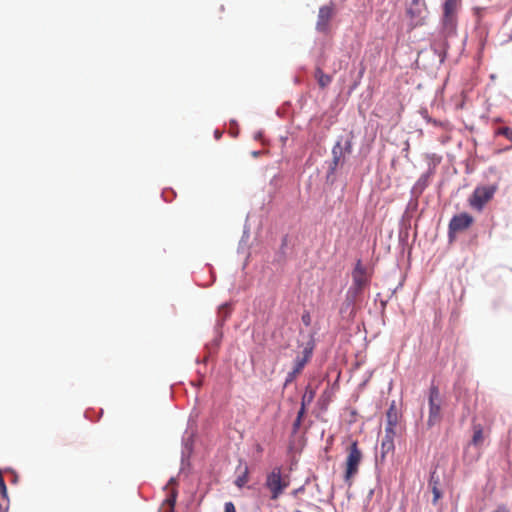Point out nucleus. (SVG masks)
I'll use <instances>...</instances> for the list:
<instances>
[{"label":"nucleus","instance_id":"f257e3e1","mask_svg":"<svg viewBox=\"0 0 512 512\" xmlns=\"http://www.w3.org/2000/svg\"><path fill=\"white\" fill-rule=\"evenodd\" d=\"M347 457L345 460L344 481L351 486L353 478L358 474L359 465L362 461L363 454L358 447V442L353 441L346 449Z\"/></svg>","mask_w":512,"mask_h":512},{"label":"nucleus","instance_id":"f03ea898","mask_svg":"<svg viewBox=\"0 0 512 512\" xmlns=\"http://www.w3.org/2000/svg\"><path fill=\"white\" fill-rule=\"evenodd\" d=\"M289 485V476L283 475L280 467L273 468L266 476L265 486L270 491L272 500L278 499Z\"/></svg>","mask_w":512,"mask_h":512},{"label":"nucleus","instance_id":"7ed1b4c3","mask_svg":"<svg viewBox=\"0 0 512 512\" xmlns=\"http://www.w3.org/2000/svg\"><path fill=\"white\" fill-rule=\"evenodd\" d=\"M497 187L495 185L478 186L468 199L471 208L482 211L484 206L493 198Z\"/></svg>","mask_w":512,"mask_h":512},{"label":"nucleus","instance_id":"20e7f679","mask_svg":"<svg viewBox=\"0 0 512 512\" xmlns=\"http://www.w3.org/2000/svg\"><path fill=\"white\" fill-rule=\"evenodd\" d=\"M441 403L442 399L439 389L437 386L432 385L429 389V415L427 419V425L429 427L440 423L442 419Z\"/></svg>","mask_w":512,"mask_h":512},{"label":"nucleus","instance_id":"39448f33","mask_svg":"<svg viewBox=\"0 0 512 512\" xmlns=\"http://www.w3.org/2000/svg\"><path fill=\"white\" fill-rule=\"evenodd\" d=\"M473 222V217L466 212L454 215L448 225L449 237L453 238L455 234L465 231Z\"/></svg>","mask_w":512,"mask_h":512},{"label":"nucleus","instance_id":"423d86ee","mask_svg":"<svg viewBox=\"0 0 512 512\" xmlns=\"http://www.w3.org/2000/svg\"><path fill=\"white\" fill-rule=\"evenodd\" d=\"M353 286L350 288L355 295L362 292V290L368 285L369 277L366 272V268L362 265L359 260L352 272Z\"/></svg>","mask_w":512,"mask_h":512},{"label":"nucleus","instance_id":"0eeeda50","mask_svg":"<svg viewBox=\"0 0 512 512\" xmlns=\"http://www.w3.org/2000/svg\"><path fill=\"white\" fill-rule=\"evenodd\" d=\"M335 14L334 4L330 3L320 7L316 22V30L321 33H328L330 30V22Z\"/></svg>","mask_w":512,"mask_h":512},{"label":"nucleus","instance_id":"6e6552de","mask_svg":"<svg viewBox=\"0 0 512 512\" xmlns=\"http://www.w3.org/2000/svg\"><path fill=\"white\" fill-rule=\"evenodd\" d=\"M315 348V340L313 334L310 335V339L302 351V356H297L294 361L293 372L299 375L304 369L305 365L311 359Z\"/></svg>","mask_w":512,"mask_h":512},{"label":"nucleus","instance_id":"1a4fd4ad","mask_svg":"<svg viewBox=\"0 0 512 512\" xmlns=\"http://www.w3.org/2000/svg\"><path fill=\"white\" fill-rule=\"evenodd\" d=\"M458 0H446L443 6V25L445 28L454 29L456 24V14L458 11Z\"/></svg>","mask_w":512,"mask_h":512},{"label":"nucleus","instance_id":"9d476101","mask_svg":"<svg viewBox=\"0 0 512 512\" xmlns=\"http://www.w3.org/2000/svg\"><path fill=\"white\" fill-rule=\"evenodd\" d=\"M351 142L346 141L345 145H342L341 141H338L332 148V162L331 169L335 170L340 164L343 163L345 155L351 153Z\"/></svg>","mask_w":512,"mask_h":512},{"label":"nucleus","instance_id":"9b49d317","mask_svg":"<svg viewBox=\"0 0 512 512\" xmlns=\"http://www.w3.org/2000/svg\"><path fill=\"white\" fill-rule=\"evenodd\" d=\"M386 418H387V425L385 427V433L396 435L395 429L398 424L399 416H398V411H397L394 403L387 410Z\"/></svg>","mask_w":512,"mask_h":512},{"label":"nucleus","instance_id":"f8f14e48","mask_svg":"<svg viewBox=\"0 0 512 512\" xmlns=\"http://www.w3.org/2000/svg\"><path fill=\"white\" fill-rule=\"evenodd\" d=\"M394 434H386L381 442V456L384 458L387 454L394 451Z\"/></svg>","mask_w":512,"mask_h":512},{"label":"nucleus","instance_id":"ddd939ff","mask_svg":"<svg viewBox=\"0 0 512 512\" xmlns=\"http://www.w3.org/2000/svg\"><path fill=\"white\" fill-rule=\"evenodd\" d=\"M473 436L471 439V444L476 447H481L484 442V429L481 424H473Z\"/></svg>","mask_w":512,"mask_h":512},{"label":"nucleus","instance_id":"4468645a","mask_svg":"<svg viewBox=\"0 0 512 512\" xmlns=\"http://www.w3.org/2000/svg\"><path fill=\"white\" fill-rule=\"evenodd\" d=\"M315 78L321 88L327 87L332 81V77L325 74L321 68H316Z\"/></svg>","mask_w":512,"mask_h":512},{"label":"nucleus","instance_id":"2eb2a0df","mask_svg":"<svg viewBox=\"0 0 512 512\" xmlns=\"http://www.w3.org/2000/svg\"><path fill=\"white\" fill-rule=\"evenodd\" d=\"M407 13L412 19L416 18L414 23L415 26L423 24V18L419 16V12H416L413 7H410L407 10Z\"/></svg>","mask_w":512,"mask_h":512},{"label":"nucleus","instance_id":"dca6fc26","mask_svg":"<svg viewBox=\"0 0 512 512\" xmlns=\"http://www.w3.org/2000/svg\"><path fill=\"white\" fill-rule=\"evenodd\" d=\"M497 135H502L512 142V129L509 127H500L496 130Z\"/></svg>","mask_w":512,"mask_h":512},{"label":"nucleus","instance_id":"f3484780","mask_svg":"<svg viewBox=\"0 0 512 512\" xmlns=\"http://www.w3.org/2000/svg\"><path fill=\"white\" fill-rule=\"evenodd\" d=\"M176 498H177V491L172 490L170 496L165 501L168 504V506L170 507L171 512L173 511L174 506L176 504Z\"/></svg>","mask_w":512,"mask_h":512},{"label":"nucleus","instance_id":"a211bd4d","mask_svg":"<svg viewBox=\"0 0 512 512\" xmlns=\"http://www.w3.org/2000/svg\"><path fill=\"white\" fill-rule=\"evenodd\" d=\"M248 481V470L247 468L245 469V472L243 475L239 476L236 481H235V484L238 486V487H243Z\"/></svg>","mask_w":512,"mask_h":512},{"label":"nucleus","instance_id":"6ab92c4d","mask_svg":"<svg viewBox=\"0 0 512 512\" xmlns=\"http://www.w3.org/2000/svg\"><path fill=\"white\" fill-rule=\"evenodd\" d=\"M432 490V493H433V499H432V503L435 505L438 500L442 497V492L440 490L439 487H436L434 486Z\"/></svg>","mask_w":512,"mask_h":512},{"label":"nucleus","instance_id":"aec40b11","mask_svg":"<svg viewBox=\"0 0 512 512\" xmlns=\"http://www.w3.org/2000/svg\"><path fill=\"white\" fill-rule=\"evenodd\" d=\"M230 313V306L228 304H224L219 309V315L224 319H226L229 316Z\"/></svg>","mask_w":512,"mask_h":512},{"label":"nucleus","instance_id":"412c9836","mask_svg":"<svg viewBox=\"0 0 512 512\" xmlns=\"http://www.w3.org/2000/svg\"><path fill=\"white\" fill-rule=\"evenodd\" d=\"M305 411H306V395H303L302 402H301V408L298 411L297 419L302 420V418H303V416L305 414Z\"/></svg>","mask_w":512,"mask_h":512},{"label":"nucleus","instance_id":"4be33fe9","mask_svg":"<svg viewBox=\"0 0 512 512\" xmlns=\"http://www.w3.org/2000/svg\"><path fill=\"white\" fill-rule=\"evenodd\" d=\"M440 482L438 477H435V473H432L430 480H429V487L433 489L434 486L439 487Z\"/></svg>","mask_w":512,"mask_h":512},{"label":"nucleus","instance_id":"5701e85b","mask_svg":"<svg viewBox=\"0 0 512 512\" xmlns=\"http://www.w3.org/2000/svg\"><path fill=\"white\" fill-rule=\"evenodd\" d=\"M297 376L298 375L296 373H294L293 371L289 372L285 379V386L292 383L296 379Z\"/></svg>","mask_w":512,"mask_h":512},{"label":"nucleus","instance_id":"b1692460","mask_svg":"<svg viewBox=\"0 0 512 512\" xmlns=\"http://www.w3.org/2000/svg\"><path fill=\"white\" fill-rule=\"evenodd\" d=\"M301 319L306 326H309L311 324V316L309 313H304Z\"/></svg>","mask_w":512,"mask_h":512},{"label":"nucleus","instance_id":"393cba45","mask_svg":"<svg viewBox=\"0 0 512 512\" xmlns=\"http://www.w3.org/2000/svg\"><path fill=\"white\" fill-rule=\"evenodd\" d=\"M224 512H236L234 504L232 502L225 503Z\"/></svg>","mask_w":512,"mask_h":512},{"label":"nucleus","instance_id":"a878e982","mask_svg":"<svg viewBox=\"0 0 512 512\" xmlns=\"http://www.w3.org/2000/svg\"><path fill=\"white\" fill-rule=\"evenodd\" d=\"M491 512H510V510L505 505H499L495 510Z\"/></svg>","mask_w":512,"mask_h":512},{"label":"nucleus","instance_id":"bb28decb","mask_svg":"<svg viewBox=\"0 0 512 512\" xmlns=\"http://www.w3.org/2000/svg\"><path fill=\"white\" fill-rule=\"evenodd\" d=\"M306 395V404L307 403H310L314 397V392L313 391H310L309 394H308V391H306V393L304 394Z\"/></svg>","mask_w":512,"mask_h":512},{"label":"nucleus","instance_id":"cd10ccee","mask_svg":"<svg viewBox=\"0 0 512 512\" xmlns=\"http://www.w3.org/2000/svg\"><path fill=\"white\" fill-rule=\"evenodd\" d=\"M301 421H302V420H300V419H297V418H296V420H295V421H294V423H293V429H294V431H297V430L299 429V427H300V425H301Z\"/></svg>","mask_w":512,"mask_h":512}]
</instances>
